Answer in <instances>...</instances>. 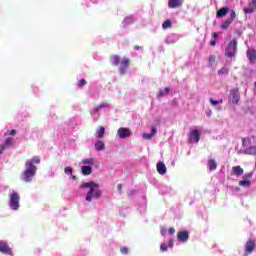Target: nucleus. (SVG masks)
<instances>
[{
    "mask_svg": "<svg viewBox=\"0 0 256 256\" xmlns=\"http://www.w3.org/2000/svg\"><path fill=\"white\" fill-rule=\"evenodd\" d=\"M41 163V158L39 156H34L27 159L24 166V171L21 173L20 179L24 183H31L35 176L37 175V165Z\"/></svg>",
    "mask_w": 256,
    "mask_h": 256,
    "instance_id": "1",
    "label": "nucleus"
},
{
    "mask_svg": "<svg viewBox=\"0 0 256 256\" xmlns=\"http://www.w3.org/2000/svg\"><path fill=\"white\" fill-rule=\"evenodd\" d=\"M80 188L88 189L86 192V201H88V203L99 200V198L103 195V191L99 189V184L93 181L82 183Z\"/></svg>",
    "mask_w": 256,
    "mask_h": 256,
    "instance_id": "2",
    "label": "nucleus"
},
{
    "mask_svg": "<svg viewBox=\"0 0 256 256\" xmlns=\"http://www.w3.org/2000/svg\"><path fill=\"white\" fill-rule=\"evenodd\" d=\"M21 196L19 195V193H17V191L12 190V192L9 195V201H8V207L11 211H17L18 209H20L21 204Z\"/></svg>",
    "mask_w": 256,
    "mask_h": 256,
    "instance_id": "3",
    "label": "nucleus"
},
{
    "mask_svg": "<svg viewBox=\"0 0 256 256\" xmlns=\"http://www.w3.org/2000/svg\"><path fill=\"white\" fill-rule=\"evenodd\" d=\"M237 39H232L226 49H225V57H228L229 59H233V57H235V55H237Z\"/></svg>",
    "mask_w": 256,
    "mask_h": 256,
    "instance_id": "4",
    "label": "nucleus"
},
{
    "mask_svg": "<svg viewBox=\"0 0 256 256\" xmlns=\"http://www.w3.org/2000/svg\"><path fill=\"white\" fill-rule=\"evenodd\" d=\"M110 107L109 103L107 102H102L100 105L96 106L90 111V115L93 119V121L99 120L101 115L99 114V111H102V109H108Z\"/></svg>",
    "mask_w": 256,
    "mask_h": 256,
    "instance_id": "5",
    "label": "nucleus"
},
{
    "mask_svg": "<svg viewBox=\"0 0 256 256\" xmlns=\"http://www.w3.org/2000/svg\"><path fill=\"white\" fill-rule=\"evenodd\" d=\"M0 253L6 256H15L13 248H11V246H9V243H7V241L5 240H0Z\"/></svg>",
    "mask_w": 256,
    "mask_h": 256,
    "instance_id": "6",
    "label": "nucleus"
},
{
    "mask_svg": "<svg viewBox=\"0 0 256 256\" xmlns=\"http://www.w3.org/2000/svg\"><path fill=\"white\" fill-rule=\"evenodd\" d=\"M132 136L133 131L127 127H120L116 132V137H118V139H129Z\"/></svg>",
    "mask_w": 256,
    "mask_h": 256,
    "instance_id": "7",
    "label": "nucleus"
},
{
    "mask_svg": "<svg viewBox=\"0 0 256 256\" xmlns=\"http://www.w3.org/2000/svg\"><path fill=\"white\" fill-rule=\"evenodd\" d=\"M256 249V243L255 240L249 239L247 240L245 247H244V253L242 256H249L252 255L253 251Z\"/></svg>",
    "mask_w": 256,
    "mask_h": 256,
    "instance_id": "8",
    "label": "nucleus"
},
{
    "mask_svg": "<svg viewBox=\"0 0 256 256\" xmlns=\"http://www.w3.org/2000/svg\"><path fill=\"white\" fill-rule=\"evenodd\" d=\"M200 139H201V133L199 132V130L194 129L190 131V135H189L190 143H199Z\"/></svg>",
    "mask_w": 256,
    "mask_h": 256,
    "instance_id": "9",
    "label": "nucleus"
},
{
    "mask_svg": "<svg viewBox=\"0 0 256 256\" xmlns=\"http://www.w3.org/2000/svg\"><path fill=\"white\" fill-rule=\"evenodd\" d=\"M180 36L178 34L172 33L166 36L165 43L166 45H175L179 41Z\"/></svg>",
    "mask_w": 256,
    "mask_h": 256,
    "instance_id": "10",
    "label": "nucleus"
},
{
    "mask_svg": "<svg viewBox=\"0 0 256 256\" xmlns=\"http://www.w3.org/2000/svg\"><path fill=\"white\" fill-rule=\"evenodd\" d=\"M177 239L180 243H187L189 241V232L187 230L178 232Z\"/></svg>",
    "mask_w": 256,
    "mask_h": 256,
    "instance_id": "11",
    "label": "nucleus"
},
{
    "mask_svg": "<svg viewBox=\"0 0 256 256\" xmlns=\"http://www.w3.org/2000/svg\"><path fill=\"white\" fill-rule=\"evenodd\" d=\"M183 7V0H168V9H179Z\"/></svg>",
    "mask_w": 256,
    "mask_h": 256,
    "instance_id": "12",
    "label": "nucleus"
},
{
    "mask_svg": "<svg viewBox=\"0 0 256 256\" xmlns=\"http://www.w3.org/2000/svg\"><path fill=\"white\" fill-rule=\"evenodd\" d=\"M129 67V59L123 58L122 61L120 62V75H125V72L127 71V68Z\"/></svg>",
    "mask_w": 256,
    "mask_h": 256,
    "instance_id": "13",
    "label": "nucleus"
},
{
    "mask_svg": "<svg viewBox=\"0 0 256 256\" xmlns=\"http://www.w3.org/2000/svg\"><path fill=\"white\" fill-rule=\"evenodd\" d=\"M247 58L249 63H256V50L248 48L246 51Z\"/></svg>",
    "mask_w": 256,
    "mask_h": 256,
    "instance_id": "14",
    "label": "nucleus"
},
{
    "mask_svg": "<svg viewBox=\"0 0 256 256\" xmlns=\"http://www.w3.org/2000/svg\"><path fill=\"white\" fill-rule=\"evenodd\" d=\"M175 245V243H174V240L173 239H170L169 241H168V243H162L161 245H160V251H162V253H165V252H167V250L168 249H173V246Z\"/></svg>",
    "mask_w": 256,
    "mask_h": 256,
    "instance_id": "15",
    "label": "nucleus"
},
{
    "mask_svg": "<svg viewBox=\"0 0 256 256\" xmlns=\"http://www.w3.org/2000/svg\"><path fill=\"white\" fill-rule=\"evenodd\" d=\"M135 15L126 16L122 22L123 27H129L135 23Z\"/></svg>",
    "mask_w": 256,
    "mask_h": 256,
    "instance_id": "16",
    "label": "nucleus"
},
{
    "mask_svg": "<svg viewBox=\"0 0 256 256\" xmlns=\"http://www.w3.org/2000/svg\"><path fill=\"white\" fill-rule=\"evenodd\" d=\"M239 91L237 90H232L231 94H230V100L234 105H237V103H239Z\"/></svg>",
    "mask_w": 256,
    "mask_h": 256,
    "instance_id": "17",
    "label": "nucleus"
},
{
    "mask_svg": "<svg viewBox=\"0 0 256 256\" xmlns=\"http://www.w3.org/2000/svg\"><path fill=\"white\" fill-rule=\"evenodd\" d=\"M156 169L159 175H165V173H167V166H165V163L163 162H158L156 165Z\"/></svg>",
    "mask_w": 256,
    "mask_h": 256,
    "instance_id": "18",
    "label": "nucleus"
},
{
    "mask_svg": "<svg viewBox=\"0 0 256 256\" xmlns=\"http://www.w3.org/2000/svg\"><path fill=\"white\" fill-rule=\"evenodd\" d=\"M155 135H157V127L151 126V133L150 134L144 133L142 137L143 139H146L149 141L150 139H153V136Z\"/></svg>",
    "mask_w": 256,
    "mask_h": 256,
    "instance_id": "19",
    "label": "nucleus"
},
{
    "mask_svg": "<svg viewBox=\"0 0 256 256\" xmlns=\"http://www.w3.org/2000/svg\"><path fill=\"white\" fill-rule=\"evenodd\" d=\"M244 170L242 169L241 166H233L232 167V172L231 175H235V177H241L243 175Z\"/></svg>",
    "mask_w": 256,
    "mask_h": 256,
    "instance_id": "20",
    "label": "nucleus"
},
{
    "mask_svg": "<svg viewBox=\"0 0 256 256\" xmlns=\"http://www.w3.org/2000/svg\"><path fill=\"white\" fill-rule=\"evenodd\" d=\"M229 13V7H222L216 12V18L221 19V17H225Z\"/></svg>",
    "mask_w": 256,
    "mask_h": 256,
    "instance_id": "21",
    "label": "nucleus"
},
{
    "mask_svg": "<svg viewBox=\"0 0 256 256\" xmlns=\"http://www.w3.org/2000/svg\"><path fill=\"white\" fill-rule=\"evenodd\" d=\"M94 149L95 151H105V142L102 140H96L94 143Z\"/></svg>",
    "mask_w": 256,
    "mask_h": 256,
    "instance_id": "22",
    "label": "nucleus"
},
{
    "mask_svg": "<svg viewBox=\"0 0 256 256\" xmlns=\"http://www.w3.org/2000/svg\"><path fill=\"white\" fill-rule=\"evenodd\" d=\"M207 167L209 171H216L217 170V161L215 159H209L207 162Z\"/></svg>",
    "mask_w": 256,
    "mask_h": 256,
    "instance_id": "23",
    "label": "nucleus"
},
{
    "mask_svg": "<svg viewBox=\"0 0 256 256\" xmlns=\"http://www.w3.org/2000/svg\"><path fill=\"white\" fill-rule=\"evenodd\" d=\"M95 137L97 139H103V137H105V127L100 126L95 133Z\"/></svg>",
    "mask_w": 256,
    "mask_h": 256,
    "instance_id": "24",
    "label": "nucleus"
},
{
    "mask_svg": "<svg viewBox=\"0 0 256 256\" xmlns=\"http://www.w3.org/2000/svg\"><path fill=\"white\" fill-rule=\"evenodd\" d=\"M170 92H171V88H169V87L160 89L159 93H158V99H161V98L165 97L166 95H169Z\"/></svg>",
    "mask_w": 256,
    "mask_h": 256,
    "instance_id": "25",
    "label": "nucleus"
},
{
    "mask_svg": "<svg viewBox=\"0 0 256 256\" xmlns=\"http://www.w3.org/2000/svg\"><path fill=\"white\" fill-rule=\"evenodd\" d=\"M13 143H15V139L13 137L7 138L2 144L7 149H11L13 147Z\"/></svg>",
    "mask_w": 256,
    "mask_h": 256,
    "instance_id": "26",
    "label": "nucleus"
},
{
    "mask_svg": "<svg viewBox=\"0 0 256 256\" xmlns=\"http://www.w3.org/2000/svg\"><path fill=\"white\" fill-rule=\"evenodd\" d=\"M82 175H91L93 173V167L84 165L81 167Z\"/></svg>",
    "mask_w": 256,
    "mask_h": 256,
    "instance_id": "27",
    "label": "nucleus"
},
{
    "mask_svg": "<svg viewBox=\"0 0 256 256\" xmlns=\"http://www.w3.org/2000/svg\"><path fill=\"white\" fill-rule=\"evenodd\" d=\"M239 187H243L244 189H249L251 187V182L249 179H244L239 181Z\"/></svg>",
    "mask_w": 256,
    "mask_h": 256,
    "instance_id": "28",
    "label": "nucleus"
},
{
    "mask_svg": "<svg viewBox=\"0 0 256 256\" xmlns=\"http://www.w3.org/2000/svg\"><path fill=\"white\" fill-rule=\"evenodd\" d=\"M245 155H256V146H250L244 149Z\"/></svg>",
    "mask_w": 256,
    "mask_h": 256,
    "instance_id": "29",
    "label": "nucleus"
},
{
    "mask_svg": "<svg viewBox=\"0 0 256 256\" xmlns=\"http://www.w3.org/2000/svg\"><path fill=\"white\" fill-rule=\"evenodd\" d=\"M231 23H233L231 20L226 19L224 22L221 23L220 28H221L223 31H227V29H229Z\"/></svg>",
    "mask_w": 256,
    "mask_h": 256,
    "instance_id": "30",
    "label": "nucleus"
},
{
    "mask_svg": "<svg viewBox=\"0 0 256 256\" xmlns=\"http://www.w3.org/2000/svg\"><path fill=\"white\" fill-rule=\"evenodd\" d=\"M83 165H88L90 167H93L95 165V158H86L82 160Z\"/></svg>",
    "mask_w": 256,
    "mask_h": 256,
    "instance_id": "31",
    "label": "nucleus"
},
{
    "mask_svg": "<svg viewBox=\"0 0 256 256\" xmlns=\"http://www.w3.org/2000/svg\"><path fill=\"white\" fill-rule=\"evenodd\" d=\"M171 27H173V23L171 22V20H165L162 23V29H164V31H166V29H171Z\"/></svg>",
    "mask_w": 256,
    "mask_h": 256,
    "instance_id": "32",
    "label": "nucleus"
},
{
    "mask_svg": "<svg viewBox=\"0 0 256 256\" xmlns=\"http://www.w3.org/2000/svg\"><path fill=\"white\" fill-rule=\"evenodd\" d=\"M219 77H223V75H229V68L223 67L222 69L218 70Z\"/></svg>",
    "mask_w": 256,
    "mask_h": 256,
    "instance_id": "33",
    "label": "nucleus"
},
{
    "mask_svg": "<svg viewBox=\"0 0 256 256\" xmlns=\"http://www.w3.org/2000/svg\"><path fill=\"white\" fill-rule=\"evenodd\" d=\"M119 63H121V58L119 56L115 55L111 58L112 65H119Z\"/></svg>",
    "mask_w": 256,
    "mask_h": 256,
    "instance_id": "34",
    "label": "nucleus"
},
{
    "mask_svg": "<svg viewBox=\"0 0 256 256\" xmlns=\"http://www.w3.org/2000/svg\"><path fill=\"white\" fill-rule=\"evenodd\" d=\"M229 191H231V193H233V195H237L239 193V191H241V188L237 187V186H230L228 187Z\"/></svg>",
    "mask_w": 256,
    "mask_h": 256,
    "instance_id": "35",
    "label": "nucleus"
},
{
    "mask_svg": "<svg viewBox=\"0 0 256 256\" xmlns=\"http://www.w3.org/2000/svg\"><path fill=\"white\" fill-rule=\"evenodd\" d=\"M250 144H251V139L249 138L242 139V147H244V149H247V147H250L249 146Z\"/></svg>",
    "mask_w": 256,
    "mask_h": 256,
    "instance_id": "36",
    "label": "nucleus"
},
{
    "mask_svg": "<svg viewBox=\"0 0 256 256\" xmlns=\"http://www.w3.org/2000/svg\"><path fill=\"white\" fill-rule=\"evenodd\" d=\"M140 213H145L147 211V199L144 197L143 205L139 208Z\"/></svg>",
    "mask_w": 256,
    "mask_h": 256,
    "instance_id": "37",
    "label": "nucleus"
},
{
    "mask_svg": "<svg viewBox=\"0 0 256 256\" xmlns=\"http://www.w3.org/2000/svg\"><path fill=\"white\" fill-rule=\"evenodd\" d=\"M210 103L213 107H217V105H221V103H223V99L214 100L213 98H210Z\"/></svg>",
    "mask_w": 256,
    "mask_h": 256,
    "instance_id": "38",
    "label": "nucleus"
},
{
    "mask_svg": "<svg viewBox=\"0 0 256 256\" xmlns=\"http://www.w3.org/2000/svg\"><path fill=\"white\" fill-rule=\"evenodd\" d=\"M87 85V81L85 79H80L77 83V87H79V89H83V87H85Z\"/></svg>",
    "mask_w": 256,
    "mask_h": 256,
    "instance_id": "39",
    "label": "nucleus"
},
{
    "mask_svg": "<svg viewBox=\"0 0 256 256\" xmlns=\"http://www.w3.org/2000/svg\"><path fill=\"white\" fill-rule=\"evenodd\" d=\"M64 173L65 175H73V168H71L70 166L65 167Z\"/></svg>",
    "mask_w": 256,
    "mask_h": 256,
    "instance_id": "40",
    "label": "nucleus"
},
{
    "mask_svg": "<svg viewBox=\"0 0 256 256\" xmlns=\"http://www.w3.org/2000/svg\"><path fill=\"white\" fill-rule=\"evenodd\" d=\"M120 252L122 255H129V248L124 246V247L120 248Z\"/></svg>",
    "mask_w": 256,
    "mask_h": 256,
    "instance_id": "41",
    "label": "nucleus"
},
{
    "mask_svg": "<svg viewBox=\"0 0 256 256\" xmlns=\"http://www.w3.org/2000/svg\"><path fill=\"white\" fill-rule=\"evenodd\" d=\"M70 123H71L72 127H77V125H79V120H77V118H72L70 120Z\"/></svg>",
    "mask_w": 256,
    "mask_h": 256,
    "instance_id": "42",
    "label": "nucleus"
},
{
    "mask_svg": "<svg viewBox=\"0 0 256 256\" xmlns=\"http://www.w3.org/2000/svg\"><path fill=\"white\" fill-rule=\"evenodd\" d=\"M235 17H236V14H235L234 10H231L230 11V18H228V20L233 22V21H235Z\"/></svg>",
    "mask_w": 256,
    "mask_h": 256,
    "instance_id": "43",
    "label": "nucleus"
},
{
    "mask_svg": "<svg viewBox=\"0 0 256 256\" xmlns=\"http://www.w3.org/2000/svg\"><path fill=\"white\" fill-rule=\"evenodd\" d=\"M251 177H253V172L244 174L243 177H242V179H251Z\"/></svg>",
    "mask_w": 256,
    "mask_h": 256,
    "instance_id": "44",
    "label": "nucleus"
},
{
    "mask_svg": "<svg viewBox=\"0 0 256 256\" xmlns=\"http://www.w3.org/2000/svg\"><path fill=\"white\" fill-rule=\"evenodd\" d=\"M32 90H33L34 95H39V88L38 87L32 86Z\"/></svg>",
    "mask_w": 256,
    "mask_h": 256,
    "instance_id": "45",
    "label": "nucleus"
},
{
    "mask_svg": "<svg viewBox=\"0 0 256 256\" xmlns=\"http://www.w3.org/2000/svg\"><path fill=\"white\" fill-rule=\"evenodd\" d=\"M244 13L248 14V15H251V13H253V9L251 8H245L244 9Z\"/></svg>",
    "mask_w": 256,
    "mask_h": 256,
    "instance_id": "46",
    "label": "nucleus"
},
{
    "mask_svg": "<svg viewBox=\"0 0 256 256\" xmlns=\"http://www.w3.org/2000/svg\"><path fill=\"white\" fill-rule=\"evenodd\" d=\"M6 147L3 144H0V155H3V152L6 151Z\"/></svg>",
    "mask_w": 256,
    "mask_h": 256,
    "instance_id": "47",
    "label": "nucleus"
},
{
    "mask_svg": "<svg viewBox=\"0 0 256 256\" xmlns=\"http://www.w3.org/2000/svg\"><path fill=\"white\" fill-rule=\"evenodd\" d=\"M215 56L214 55H212V56H210V58H209V63L211 64V65H213V63H215Z\"/></svg>",
    "mask_w": 256,
    "mask_h": 256,
    "instance_id": "48",
    "label": "nucleus"
},
{
    "mask_svg": "<svg viewBox=\"0 0 256 256\" xmlns=\"http://www.w3.org/2000/svg\"><path fill=\"white\" fill-rule=\"evenodd\" d=\"M168 233H169V235H175V228L171 227V228L168 230Z\"/></svg>",
    "mask_w": 256,
    "mask_h": 256,
    "instance_id": "49",
    "label": "nucleus"
},
{
    "mask_svg": "<svg viewBox=\"0 0 256 256\" xmlns=\"http://www.w3.org/2000/svg\"><path fill=\"white\" fill-rule=\"evenodd\" d=\"M211 115H213V111L211 109L206 110V116L211 117Z\"/></svg>",
    "mask_w": 256,
    "mask_h": 256,
    "instance_id": "50",
    "label": "nucleus"
},
{
    "mask_svg": "<svg viewBox=\"0 0 256 256\" xmlns=\"http://www.w3.org/2000/svg\"><path fill=\"white\" fill-rule=\"evenodd\" d=\"M212 37H213V39H218L219 38V32H214L212 34Z\"/></svg>",
    "mask_w": 256,
    "mask_h": 256,
    "instance_id": "51",
    "label": "nucleus"
},
{
    "mask_svg": "<svg viewBox=\"0 0 256 256\" xmlns=\"http://www.w3.org/2000/svg\"><path fill=\"white\" fill-rule=\"evenodd\" d=\"M161 235H163V237H165V235H167V229L162 228L161 229Z\"/></svg>",
    "mask_w": 256,
    "mask_h": 256,
    "instance_id": "52",
    "label": "nucleus"
},
{
    "mask_svg": "<svg viewBox=\"0 0 256 256\" xmlns=\"http://www.w3.org/2000/svg\"><path fill=\"white\" fill-rule=\"evenodd\" d=\"M117 189H118V191H121V189H123V185L122 184H118L117 185Z\"/></svg>",
    "mask_w": 256,
    "mask_h": 256,
    "instance_id": "53",
    "label": "nucleus"
},
{
    "mask_svg": "<svg viewBox=\"0 0 256 256\" xmlns=\"http://www.w3.org/2000/svg\"><path fill=\"white\" fill-rule=\"evenodd\" d=\"M252 7L256 9V0H252Z\"/></svg>",
    "mask_w": 256,
    "mask_h": 256,
    "instance_id": "54",
    "label": "nucleus"
},
{
    "mask_svg": "<svg viewBox=\"0 0 256 256\" xmlns=\"http://www.w3.org/2000/svg\"><path fill=\"white\" fill-rule=\"evenodd\" d=\"M210 45H212V47H215V45H217V42L211 41V42H210Z\"/></svg>",
    "mask_w": 256,
    "mask_h": 256,
    "instance_id": "55",
    "label": "nucleus"
},
{
    "mask_svg": "<svg viewBox=\"0 0 256 256\" xmlns=\"http://www.w3.org/2000/svg\"><path fill=\"white\" fill-rule=\"evenodd\" d=\"M134 49L135 51H139V49H141V46H135Z\"/></svg>",
    "mask_w": 256,
    "mask_h": 256,
    "instance_id": "56",
    "label": "nucleus"
},
{
    "mask_svg": "<svg viewBox=\"0 0 256 256\" xmlns=\"http://www.w3.org/2000/svg\"><path fill=\"white\" fill-rule=\"evenodd\" d=\"M16 131L15 130H11L10 131V135H15Z\"/></svg>",
    "mask_w": 256,
    "mask_h": 256,
    "instance_id": "57",
    "label": "nucleus"
},
{
    "mask_svg": "<svg viewBox=\"0 0 256 256\" xmlns=\"http://www.w3.org/2000/svg\"><path fill=\"white\" fill-rule=\"evenodd\" d=\"M87 255V251H84L82 254H80V256H86Z\"/></svg>",
    "mask_w": 256,
    "mask_h": 256,
    "instance_id": "58",
    "label": "nucleus"
},
{
    "mask_svg": "<svg viewBox=\"0 0 256 256\" xmlns=\"http://www.w3.org/2000/svg\"><path fill=\"white\" fill-rule=\"evenodd\" d=\"M133 194V190H131L129 193H128V195H132Z\"/></svg>",
    "mask_w": 256,
    "mask_h": 256,
    "instance_id": "59",
    "label": "nucleus"
},
{
    "mask_svg": "<svg viewBox=\"0 0 256 256\" xmlns=\"http://www.w3.org/2000/svg\"><path fill=\"white\" fill-rule=\"evenodd\" d=\"M72 179H75V176H72Z\"/></svg>",
    "mask_w": 256,
    "mask_h": 256,
    "instance_id": "60",
    "label": "nucleus"
}]
</instances>
